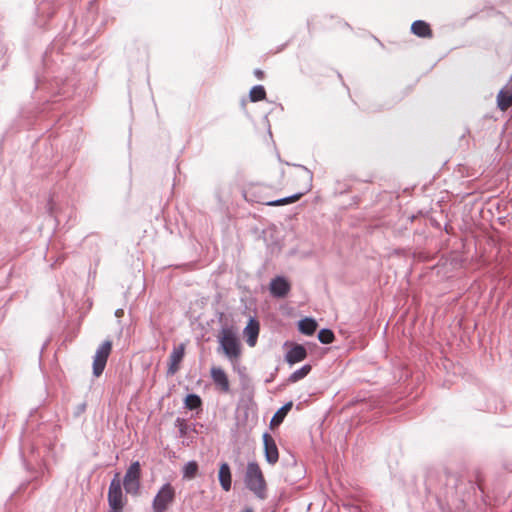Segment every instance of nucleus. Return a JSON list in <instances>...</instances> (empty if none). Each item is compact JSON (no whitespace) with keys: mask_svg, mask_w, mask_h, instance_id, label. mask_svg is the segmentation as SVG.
<instances>
[{"mask_svg":"<svg viewBox=\"0 0 512 512\" xmlns=\"http://www.w3.org/2000/svg\"><path fill=\"white\" fill-rule=\"evenodd\" d=\"M245 484L257 497H266V481L263 472L256 462H249L245 473Z\"/></svg>","mask_w":512,"mask_h":512,"instance_id":"1","label":"nucleus"},{"mask_svg":"<svg viewBox=\"0 0 512 512\" xmlns=\"http://www.w3.org/2000/svg\"><path fill=\"white\" fill-rule=\"evenodd\" d=\"M176 498V490L170 484H164L157 494L155 495L152 502L153 512H166L169 507L174 503Z\"/></svg>","mask_w":512,"mask_h":512,"instance_id":"2","label":"nucleus"},{"mask_svg":"<svg viewBox=\"0 0 512 512\" xmlns=\"http://www.w3.org/2000/svg\"><path fill=\"white\" fill-rule=\"evenodd\" d=\"M125 502L126 500L122 493L121 482L119 475L117 474L111 481L108 490L109 512H122Z\"/></svg>","mask_w":512,"mask_h":512,"instance_id":"3","label":"nucleus"},{"mask_svg":"<svg viewBox=\"0 0 512 512\" xmlns=\"http://www.w3.org/2000/svg\"><path fill=\"white\" fill-rule=\"evenodd\" d=\"M141 466L138 461L131 463L123 480L125 491L131 495H138L140 489Z\"/></svg>","mask_w":512,"mask_h":512,"instance_id":"4","label":"nucleus"},{"mask_svg":"<svg viewBox=\"0 0 512 512\" xmlns=\"http://www.w3.org/2000/svg\"><path fill=\"white\" fill-rule=\"evenodd\" d=\"M112 351V341L105 340L96 350L93 358V374L95 377H99L107 364V360Z\"/></svg>","mask_w":512,"mask_h":512,"instance_id":"5","label":"nucleus"},{"mask_svg":"<svg viewBox=\"0 0 512 512\" xmlns=\"http://www.w3.org/2000/svg\"><path fill=\"white\" fill-rule=\"evenodd\" d=\"M296 177L297 178H303L305 180H307V183L306 185L304 186V188L302 189V191L292 195V196H289V197H285V198H282V199H279V200H275V201H261V203L263 204H266L268 206H284V205H288V204H291V203H294V202H297L303 195H305L309 190H310V180H311V177L309 176V173L307 171H304V170H298L297 174H296ZM257 202H260V200H256Z\"/></svg>","mask_w":512,"mask_h":512,"instance_id":"6","label":"nucleus"},{"mask_svg":"<svg viewBox=\"0 0 512 512\" xmlns=\"http://www.w3.org/2000/svg\"><path fill=\"white\" fill-rule=\"evenodd\" d=\"M220 344L224 353L229 358H237L240 355V345L235 333L230 329H224L220 336Z\"/></svg>","mask_w":512,"mask_h":512,"instance_id":"7","label":"nucleus"},{"mask_svg":"<svg viewBox=\"0 0 512 512\" xmlns=\"http://www.w3.org/2000/svg\"><path fill=\"white\" fill-rule=\"evenodd\" d=\"M185 355V344H179L175 346L169 356L168 362V375L176 374L180 369V363L182 362Z\"/></svg>","mask_w":512,"mask_h":512,"instance_id":"8","label":"nucleus"},{"mask_svg":"<svg viewBox=\"0 0 512 512\" xmlns=\"http://www.w3.org/2000/svg\"><path fill=\"white\" fill-rule=\"evenodd\" d=\"M263 443L266 461L271 465L276 464L279 460V451L274 438L270 434L264 433Z\"/></svg>","mask_w":512,"mask_h":512,"instance_id":"9","label":"nucleus"},{"mask_svg":"<svg viewBox=\"0 0 512 512\" xmlns=\"http://www.w3.org/2000/svg\"><path fill=\"white\" fill-rule=\"evenodd\" d=\"M210 375L213 383L222 393H229L230 382L224 369L213 366L210 370Z\"/></svg>","mask_w":512,"mask_h":512,"instance_id":"10","label":"nucleus"},{"mask_svg":"<svg viewBox=\"0 0 512 512\" xmlns=\"http://www.w3.org/2000/svg\"><path fill=\"white\" fill-rule=\"evenodd\" d=\"M269 289L274 297L283 298L289 293L291 286L285 278L278 276L272 279Z\"/></svg>","mask_w":512,"mask_h":512,"instance_id":"11","label":"nucleus"},{"mask_svg":"<svg viewBox=\"0 0 512 512\" xmlns=\"http://www.w3.org/2000/svg\"><path fill=\"white\" fill-rule=\"evenodd\" d=\"M307 357V351L304 346L300 344H291V348L285 355V360L290 365H294L303 361Z\"/></svg>","mask_w":512,"mask_h":512,"instance_id":"12","label":"nucleus"},{"mask_svg":"<svg viewBox=\"0 0 512 512\" xmlns=\"http://www.w3.org/2000/svg\"><path fill=\"white\" fill-rule=\"evenodd\" d=\"M260 331L259 322L255 319H250L247 326L244 329V335L246 342L250 347H254L257 342V338Z\"/></svg>","mask_w":512,"mask_h":512,"instance_id":"13","label":"nucleus"},{"mask_svg":"<svg viewBox=\"0 0 512 512\" xmlns=\"http://www.w3.org/2000/svg\"><path fill=\"white\" fill-rule=\"evenodd\" d=\"M411 32L420 38H432L433 36L430 25L423 20L414 21L411 25Z\"/></svg>","mask_w":512,"mask_h":512,"instance_id":"14","label":"nucleus"},{"mask_svg":"<svg viewBox=\"0 0 512 512\" xmlns=\"http://www.w3.org/2000/svg\"><path fill=\"white\" fill-rule=\"evenodd\" d=\"M218 477L223 490L229 491L231 488L232 480L230 467L227 463H222L220 465Z\"/></svg>","mask_w":512,"mask_h":512,"instance_id":"15","label":"nucleus"},{"mask_svg":"<svg viewBox=\"0 0 512 512\" xmlns=\"http://www.w3.org/2000/svg\"><path fill=\"white\" fill-rule=\"evenodd\" d=\"M497 106L501 111H506L512 106V89H502L497 95Z\"/></svg>","mask_w":512,"mask_h":512,"instance_id":"16","label":"nucleus"},{"mask_svg":"<svg viewBox=\"0 0 512 512\" xmlns=\"http://www.w3.org/2000/svg\"><path fill=\"white\" fill-rule=\"evenodd\" d=\"M292 406H293V403L288 402L274 414V416L272 417V419L270 421L271 429L278 427L283 422V420L286 417V415L288 414V412L292 409Z\"/></svg>","mask_w":512,"mask_h":512,"instance_id":"17","label":"nucleus"},{"mask_svg":"<svg viewBox=\"0 0 512 512\" xmlns=\"http://www.w3.org/2000/svg\"><path fill=\"white\" fill-rule=\"evenodd\" d=\"M317 322L311 318H305L299 322V330L305 335H312L317 329Z\"/></svg>","mask_w":512,"mask_h":512,"instance_id":"18","label":"nucleus"},{"mask_svg":"<svg viewBox=\"0 0 512 512\" xmlns=\"http://www.w3.org/2000/svg\"><path fill=\"white\" fill-rule=\"evenodd\" d=\"M249 97L252 102L262 101L266 98V91L261 85L254 86L249 92Z\"/></svg>","mask_w":512,"mask_h":512,"instance_id":"19","label":"nucleus"},{"mask_svg":"<svg viewBox=\"0 0 512 512\" xmlns=\"http://www.w3.org/2000/svg\"><path fill=\"white\" fill-rule=\"evenodd\" d=\"M311 371V366L310 365H304L303 367H301L300 369L296 370L295 372H293L290 377H289V381L292 382V383H295L301 379H303L304 377H306Z\"/></svg>","mask_w":512,"mask_h":512,"instance_id":"20","label":"nucleus"},{"mask_svg":"<svg viewBox=\"0 0 512 512\" xmlns=\"http://www.w3.org/2000/svg\"><path fill=\"white\" fill-rule=\"evenodd\" d=\"M202 405L201 398L196 394H189L185 398V406L190 410L198 409Z\"/></svg>","mask_w":512,"mask_h":512,"instance_id":"21","label":"nucleus"},{"mask_svg":"<svg viewBox=\"0 0 512 512\" xmlns=\"http://www.w3.org/2000/svg\"><path fill=\"white\" fill-rule=\"evenodd\" d=\"M198 471V464L195 461L188 462L183 469V476L187 479H193Z\"/></svg>","mask_w":512,"mask_h":512,"instance_id":"22","label":"nucleus"},{"mask_svg":"<svg viewBox=\"0 0 512 512\" xmlns=\"http://www.w3.org/2000/svg\"><path fill=\"white\" fill-rule=\"evenodd\" d=\"M334 333L329 329H322L318 333V339L323 344H330L334 341Z\"/></svg>","mask_w":512,"mask_h":512,"instance_id":"23","label":"nucleus"},{"mask_svg":"<svg viewBox=\"0 0 512 512\" xmlns=\"http://www.w3.org/2000/svg\"><path fill=\"white\" fill-rule=\"evenodd\" d=\"M254 75H255V76L257 77V79H259V80L264 79V76H265L264 72H263L262 70H260V69H256V70L254 71Z\"/></svg>","mask_w":512,"mask_h":512,"instance_id":"24","label":"nucleus"},{"mask_svg":"<svg viewBox=\"0 0 512 512\" xmlns=\"http://www.w3.org/2000/svg\"><path fill=\"white\" fill-rule=\"evenodd\" d=\"M123 314V310H117L116 311V316H121Z\"/></svg>","mask_w":512,"mask_h":512,"instance_id":"25","label":"nucleus"},{"mask_svg":"<svg viewBox=\"0 0 512 512\" xmlns=\"http://www.w3.org/2000/svg\"><path fill=\"white\" fill-rule=\"evenodd\" d=\"M478 486L481 490H483L481 481H478Z\"/></svg>","mask_w":512,"mask_h":512,"instance_id":"26","label":"nucleus"},{"mask_svg":"<svg viewBox=\"0 0 512 512\" xmlns=\"http://www.w3.org/2000/svg\"><path fill=\"white\" fill-rule=\"evenodd\" d=\"M243 512H253L251 509H246L245 511Z\"/></svg>","mask_w":512,"mask_h":512,"instance_id":"27","label":"nucleus"}]
</instances>
